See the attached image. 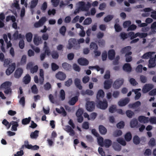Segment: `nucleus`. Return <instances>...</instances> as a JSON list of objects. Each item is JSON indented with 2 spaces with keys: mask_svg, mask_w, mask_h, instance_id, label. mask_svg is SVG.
<instances>
[{
  "mask_svg": "<svg viewBox=\"0 0 156 156\" xmlns=\"http://www.w3.org/2000/svg\"><path fill=\"white\" fill-rule=\"evenodd\" d=\"M11 83L9 81H6L2 83L0 86V88L5 90L4 93L7 94L12 92L11 88Z\"/></svg>",
  "mask_w": 156,
  "mask_h": 156,
  "instance_id": "obj_1",
  "label": "nucleus"
},
{
  "mask_svg": "<svg viewBox=\"0 0 156 156\" xmlns=\"http://www.w3.org/2000/svg\"><path fill=\"white\" fill-rule=\"evenodd\" d=\"M78 44H77V41L76 39L74 38H70L68 41V46L67 48L69 49H71L73 48L75 49H78Z\"/></svg>",
  "mask_w": 156,
  "mask_h": 156,
  "instance_id": "obj_2",
  "label": "nucleus"
},
{
  "mask_svg": "<svg viewBox=\"0 0 156 156\" xmlns=\"http://www.w3.org/2000/svg\"><path fill=\"white\" fill-rule=\"evenodd\" d=\"M97 106L101 109L105 110L107 108L108 106V103L105 99H104L103 101L100 100H98Z\"/></svg>",
  "mask_w": 156,
  "mask_h": 156,
  "instance_id": "obj_3",
  "label": "nucleus"
},
{
  "mask_svg": "<svg viewBox=\"0 0 156 156\" xmlns=\"http://www.w3.org/2000/svg\"><path fill=\"white\" fill-rule=\"evenodd\" d=\"M95 104L94 101H87L86 103V108L89 112H92L95 109Z\"/></svg>",
  "mask_w": 156,
  "mask_h": 156,
  "instance_id": "obj_4",
  "label": "nucleus"
},
{
  "mask_svg": "<svg viewBox=\"0 0 156 156\" xmlns=\"http://www.w3.org/2000/svg\"><path fill=\"white\" fill-rule=\"evenodd\" d=\"M124 80L122 79H118L116 80L113 85V87L115 89H119L123 84Z\"/></svg>",
  "mask_w": 156,
  "mask_h": 156,
  "instance_id": "obj_5",
  "label": "nucleus"
},
{
  "mask_svg": "<svg viewBox=\"0 0 156 156\" xmlns=\"http://www.w3.org/2000/svg\"><path fill=\"white\" fill-rule=\"evenodd\" d=\"M15 68L16 64L15 63L9 65V67L5 71L6 74L7 75H9L14 71Z\"/></svg>",
  "mask_w": 156,
  "mask_h": 156,
  "instance_id": "obj_6",
  "label": "nucleus"
},
{
  "mask_svg": "<svg viewBox=\"0 0 156 156\" xmlns=\"http://www.w3.org/2000/svg\"><path fill=\"white\" fill-rule=\"evenodd\" d=\"M56 78L61 81L64 80L66 78V74L61 71L58 72L55 75Z\"/></svg>",
  "mask_w": 156,
  "mask_h": 156,
  "instance_id": "obj_7",
  "label": "nucleus"
},
{
  "mask_svg": "<svg viewBox=\"0 0 156 156\" xmlns=\"http://www.w3.org/2000/svg\"><path fill=\"white\" fill-rule=\"evenodd\" d=\"M153 87L154 86L152 84H146L142 89V92L144 93H146L152 89Z\"/></svg>",
  "mask_w": 156,
  "mask_h": 156,
  "instance_id": "obj_8",
  "label": "nucleus"
},
{
  "mask_svg": "<svg viewBox=\"0 0 156 156\" xmlns=\"http://www.w3.org/2000/svg\"><path fill=\"white\" fill-rule=\"evenodd\" d=\"M129 101V98H126L124 99L120 100L118 102V104L120 106H125L128 104Z\"/></svg>",
  "mask_w": 156,
  "mask_h": 156,
  "instance_id": "obj_9",
  "label": "nucleus"
},
{
  "mask_svg": "<svg viewBox=\"0 0 156 156\" xmlns=\"http://www.w3.org/2000/svg\"><path fill=\"white\" fill-rule=\"evenodd\" d=\"M78 63L81 66H87L89 63L88 61L85 58H81L77 60Z\"/></svg>",
  "mask_w": 156,
  "mask_h": 156,
  "instance_id": "obj_10",
  "label": "nucleus"
},
{
  "mask_svg": "<svg viewBox=\"0 0 156 156\" xmlns=\"http://www.w3.org/2000/svg\"><path fill=\"white\" fill-rule=\"evenodd\" d=\"M71 126L69 125L66 126H65V130L67 132L69 133L70 136H73L75 134V132L74 130Z\"/></svg>",
  "mask_w": 156,
  "mask_h": 156,
  "instance_id": "obj_11",
  "label": "nucleus"
},
{
  "mask_svg": "<svg viewBox=\"0 0 156 156\" xmlns=\"http://www.w3.org/2000/svg\"><path fill=\"white\" fill-rule=\"evenodd\" d=\"M138 120L141 123H148L149 121V118L144 116L141 115L138 118Z\"/></svg>",
  "mask_w": 156,
  "mask_h": 156,
  "instance_id": "obj_12",
  "label": "nucleus"
},
{
  "mask_svg": "<svg viewBox=\"0 0 156 156\" xmlns=\"http://www.w3.org/2000/svg\"><path fill=\"white\" fill-rule=\"evenodd\" d=\"M33 41L34 44L36 45H38L42 43V40L41 37L35 35L34 36Z\"/></svg>",
  "mask_w": 156,
  "mask_h": 156,
  "instance_id": "obj_13",
  "label": "nucleus"
},
{
  "mask_svg": "<svg viewBox=\"0 0 156 156\" xmlns=\"http://www.w3.org/2000/svg\"><path fill=\"white\" fill-rule=\"evenodd\" d=\"M23 69L21 68H18L16 70L14 76L15 78H19L20 77L23 73Z\"/></svg>",
  "mask_w": 156,
  "mask_h": 156,
  "instance_id": "obj_14",
  "label": "nucleus"
},
{
  "mask_svg": "<svg viewBox=\"0 0 156 156\" xmlns=\"http://www.w3.org/2000/svg\"><path fill=\"white\" fill-rule=\"evenodd\" d=\"M44 73L43 69H40L39 76L40 77L39 79V82L40 84L42 85L44 83Z\"/></svg>",
  "mask_w": 156,
  "mask_h": 156,
  "instance_id": "obj_15",
  "label": "nucleus"
},
{
  "mask_svg": "<svg viewBox=\"0 0 156 156\" xmlns=\"http://www.w3.org/2000/svg\"><path fill=\"white\" fill-rule=\"evenodd\" d=\"M74 83L76 87L80 90L82 89V86L81 84L80 80L78 78H76L74 80Z\"/></svg>",
  "mask_w": 156,
  "mask_h": 156,
  "instance_id": "obj_16",
  "label": "nucleus"
},
{
  "mask_svg": "<svg viewBox=\"0 0 156 156\" xmlns=\"http://www.w3.org/2000/svg\"><path fill=\"white\" fill-rule=\"evenodd\" d=\"M112 83V80H107L105 81L104 82V87L105 89L108 90L110 89Z\"/></svg>",
  "mask_w": 156,
  "mask_h": 156,
  "instance_id": "obj_17",
  "label": "nucleus"
},
{
  "mask_svg": "<svg viewBox=\"0 0 156 156\" xmlns=\"http://www.w3.org/2000/svg\"><path fill=\"white\" fill-rule=\"evenodd\" d=\"M105 96V93L104 91L101 89L99 90L97 92L96 98L98 100H100L102 98Z\"/></svg>",
  "mask_w": 156,
  "mask_h": 156,
  "instance_id": "obj_18",
  "label": "nucleus"
},
{
  "mask_svg": "<svg viewBox=\"0 0 156 156\" xmlns=\"http://www.w3.org/2000/svg\"><path fill=\"white\" fill-rule=\"evenodd\" d=\"M108 58L110 60H113L115 57V52L113 49L109 50L108 51Z\"/></svg>",
  "mask_w": 156,
  "mask_h": 156,
  "instance_id": "obj_19",
  "label": "nucleus"
},
{
  "mask_svg": "<svg viewBox=\"0 0 156 156\" xmlns=\"http://www.w3.org/2000/svg\"><path fill=\"white\" fill-rule=\"evenodd\" d=\"M141 90V89L140 88L137 89H133L132 91L134 92L136 95L135 97V100H138L140 98L141 96V94L140 92H139V91Z\"/></svg>",
  "mask_w": 156,
  "mask_h": 156,
  "instance_id": "obj_20",
  "label": "nucleus"
},
{
  "mask_svg": "<svg viewBox=\"0 0 156 156\" xmlns=\"http://www.w3.org/2000/svg\"><path fill=\"white\" fill-rule=\"evenodd\" d=\"M123 69L124 70L127 72H130L131 71L132 68L129 63H126L124 64L123 66Z\"/></svg>",
  "mask_w": 156,
  "mask_h": 156,
  "instance_id": "obj_21",
  "label": "nucleus"
},
{
  "mask_svg": "<svg viewBox=\"0 0 156 156\" xmlns=\"http://www.w3.org/2000/svg\"><path fill=\"white\" fill-rule=\"evenodd\" d=\"M138 124V122L136 118H133L130 121V124L131 128H133L137 126Z\"/></svg>",
  "mask_w": 156,
  "mask_h": 156,
  "instance_id": "obj_22",
  "label": "nucleus"
},
{
  "mask_svg": "<svg viewBox=\"0 0 156 156\" xmlns=\"http://www.w3.org/2000/svg\"><path fill=\"white\" fill-rule=\"evenodd\" d=\"M12 125V130L14 131H16L17 130V127L19 126L18 122L12 121L10 122V124Z\"/></svg>",
  "mask_w": 156,
  "mask_h": 156,
  "instance_id": "obj_23",
  "label": "nucleus"
},
{
  "mask_svg": "<svg viewBox=\"0 0 156 156\" xmlns=\"http://www.w3.org/2000/svg\"><path fill=\"white\" fill-rule=\"evenodd\" d=\"M100 133L102 134H105L107 132L106 129L103 125H100L99 126Z\"/></svg>",
  "mask_w": 156,
  "mask_h": 156,
  "instance_id": "obj_24",
  "label": "nucleus"
},
{
  "mask_svg": "<svg viewBox=\"0 0 156 156\" xmlns=\"http://www.w3.org/2000/svg\"><path fill=\"white\" fill-rule=\"evenodd\" d=\"M78 100V98L77 96H76L72 98L69 101V104L72 105H74Z\"/></svg>",
  "mask_w": 156,
  "mask_h": 156,
  "instance_id": "obj_25",
  "label": "nucleus"
},
{
  "mask_svg": "<svg viewBox=\"0 0 156 156\" xmlns=\"http://www.w3.org/2000/svg\"><path fill=\"white\" fill-rule=\"evenodd\" d=\"M132 54L131 51H129L127 53H126L125 57L126 58V61L127 62H130L132 59V57L130 55H131Z\"/></svg>",
  "mask_w": 156,
  "mask_h": 156,
  "instance_id": "obj_26",
  "label": "nucleus"
},
{
  "mask_svg": "<svg viewBox=\"0 0 156 156\" xmlns=\"http://www.w3.org/2000/svg\"><path fill=\"white\" fill-rule=\"evenodd\" d=\"M39 133V131L37 130L31 132L30 135V138L32 139H36L38 136Z\"/></svg>",
  "mask_w": 156,
  "mask_h": 156,
  "instance_id": "obj_27",
  "label": "nucleus"
},
{
  "mask_svg": "<svg viewBox=\"0 0 156 156\" xmlns=\"http://www.w3.org/2000/svg\"><path fill=\"white\" fill-rule=\"evenodd\" d=\"M112 144V141L109 139H105L104 140L103 146H105L106 148L109 147Z\"/></svg>",
  "mask_w": 156,
  "mask_h": 156,
  "instance_id": "obj_28",
  "label": "nucleus"
},
{
  "mask_svg": "<svg viewBox=\"0 0 156 156\" xmlns=\"http://www.w3.org/2000/svg\"><path fill=\"white\" fill-rule=\"evenodd\" d=\"M31 77L29 74H27L23 78V81L25 84L29 83L30 81Z\"/></svg>",
  "mask_w": 156,
  "mask_h": 156,
  "instance_id": "obj_29",
  "label": "nucleus"
},
{
  "mask_svg": "<svg viewBox=\"0 0 156 156\" xmlns=\"http://www.w3.org/2000/svg\"><path fill=\"white\" fill-rule=\"evenodd\" d=\"M155 66V59L154 58H150L149 61L148 67L151 68Z\"/></svg>",
  "mask_w": 156,
  "mask_h": 156,
  "instance_id": "obj_30",
  "label": "nucleus"
},
{
  "mask_svg": "<svg viewBox=\"0 0 156 156\" xmlns=\"http://www.w3.org/2000/svg\"><path fill=\"white\" fill-rule=\"evenodd\" d=\"M80 6L79 7L81 10L82 11H86L87 10V7L85 6V3L84 2H79Z\"/></svg>",
  "mask_w": 156,
  "mask_h": 156,
  "instance_id": "obj_31",
  "label": "nucleus"
},
{
  "mask_svg": "<svg viewBox=\"0 0 156 156\" xmlns=\"http://www.w3.org/2000/svg\"><path fill=\"white\" fill-rule=\"evenodd\" d=\"M153 52H148L146 53L143 55L141 57V58L143 59H148L151 56Z\"/></svg>",
  "mask_w": 156,
  "mask_h": 156,
  "instance_id": "obj_32",
  "label": "nucleus"
},
{
  "mask_svg": "<svg viewBox=\"0 0 156 156\" xmlns=\"http://www.w3.org/2000/svg\"><path fill=\"white\" fill-rule=\"evenodd\" d=\"M90 48L91 50H97L98 47L97 44L94 42H92L90 44Z\"/></svg>",
  "mask_w": 156,
  "mask_h": 156,
  "instance_id": "obj_33",
  "label": "nucleus"
},
{
  "mask_svg": "<svg viewBox=\"0 0 156 156\" xmlns=\"http://www.w3.org/2000/svg\"><path fill=\"white\" fill-rule=\"evenodd\" d=\"M131 47L130 46H127L122 48L121 51V53L123 54L126 53H127L129 52V51L130 50Z\"/></svg>",
  "mask_w": 156,
  "mask_h": 156,
  "instance_id": "obj_34",
  "label": "nucleus"
},
{
  "mask_svg": "<svg viewBox=\"0 0 156 156\" xmlns=\"http://www.w3.org/2000/svg\"><path fill=\"white\" fill-rule=\"evenodd\" d=\"M133 141V143L136 145L139 144L140 141V138L137 135H135L134 136Z\"/></svg>",
  "mask_w": 156,
  "mask_h": 156,
  "instance_id": "obj_35",
  "label": "nucleus"
},
{
  "mask_svg": "<svg viewBox=\"0 0 156 156\" xmlns=\"http://www.w3.org/2000/svg\"><path fill=\"white\" fill-rule=\"evenodd\" d=\"M132 135L130 132H127L125 136V139L127 141H130L132 139Z\"/></svg>",
  "mask_w": 156,
  "mask_h": 156,
  "instance_id": "obj_36",
  "label": "nucleus"
},
{
  "mask_svg": "<svg viewBox=\"0 0 156 156\" xmlns=\"http://www.w3.org/2000/svg\"><path fill=\"white\" fill-rule=\"evenodd\" d=\"M26 37L27 41L30 42L32 41L33 34L31 32L28 33L26 34Z\"/></svg>",
  "mask_w": 156,
  "mask_h": 156,
  "instance_id": "obj_37",
  "label": "nucleus"
},
{
  "mask_svg": "<svg viewBox=\"0 0 156 156\" xmlns=\"http://www.w3.org/2000/svg\"><path fill=\"white\" fill-rule=\"evenodd\" d=\"M31 121V118L29 117L28 118L23 119L22 121V123L23 125L28 124Z\"/></svg>",
  "mask_w": 156,
  "mask_h": 156,
  "instance_id": "obj_38",
  "label": "nucleus"
},
{
  "mask_svg": "<svg viewBox=\"0 0 156 156\" xmlns=\"http://www.w3.org/2000/svg\"><path fill=\"white\" fill-rule=\"evenodd\" d=\"M66 30V27L64 26H62L59 29V32L60 34L63 36H64Z\"/></svg>",
  "mask_w": 156,
  "mask_h": 156,
  "instance_id": "obj_39",
  "label": "nucleus"
},
{
  "mask_svg": "<svg viewBox=\"0 0 156 156\" xmlns=\"http://www.w3.org/2000/svg\"><path fill=\"white\" fill-rule=\"evenodd\" d=\"M127 116L129 118H132L134 115V112L131 110H127L126 112Z\"/></svg>",
  "mask_w": 156,
  "mask_h": 156,
  "instance_id": "obj_40",
  "label": "nucleus"
},
{
  "mask_svg": "<svg viewBox=\"0 0 156 156\" xmlns=\"http://www.w3.org/2000/svg\"><path fill=\"white\" fill-rule=\"evenodd\" d=\"M32 92L34 94H37L38 93V90L35 84L33 85L31 87Z\"/></svg>",
  "mask_w": 156,
  "mask_h": 156,
  "instance_id": "obj_41",
  "label": "nucleus"
},
{
  "mask_svg": "<svg viewBox=\"0 0 156 156\" xmlns=\"http://www.w3.org/2000/svg\"><path fill=\"white\" fill-rule=\"evenodd\" d=\"M114 149L116 151H119L121 149V146L117 143H114L113 145Z\"/></svg>",
  "mask_w": 156,
  "mask_h": 156,
  "instance_id": "obj_42",
  "label": "nucleus"
},
{
  "mask_svg": "<svg viewBox=\"0 0 156 156\" xmlns=\"http://www.w3.org/2000/svg\"><path fill=\"white\" fill-rule=\"evenodd\" d=\"M13 36L15 40H17L18 38H20L22 37L21 34H19L18 31H16L13 34Z\"/></svg>",
  "mask_w": 156,
  "mask_h": 156,
  "instance_id": "obj_43",
  "label": "nucleus"
},
{
  "mask_svg": "<svg viewBox=\"0 0 156 156\" xmlns=\"http://www.w3.org/2000/svg\"><path fill=\"white\" fill-rule=\"evenodd\" d=\"M5 20L6 22H8L9 20H11L13 22H15L16 20L15 17L14 16H7Z\"/></svg>",
  "mask_w": 156,
  "mask_h": 156,
  "instance_id": "obj_44",
  "label": "nucleus"
},
{
  "mask_svg": "<svg viewBox=\"0 0 156 156\" xmlns=\"http://www.w3.org/2000/svg\"><path fill=\"white\" fill-rule=\"evenodd\" d=\"M92 20L91 18L88 17L83 22V24L84 25H88L92 23Z\"/></svg>",
  "mask_w": 156,
  "mask_h": 156,
  "instance_id": "obj_45",
  "label": "nucleus"
},
{
  "mask_svg": "<svg viewBox=\"0 0 156 156\" xmlns=\"http://www.w3.org/2000/svg\"><path fill=\"white\" fill-rule=\"evenodd\" d=\"M44 88L45 90H48L51 88V86L49 82H47L44 85Z\"/></svg>",
  "mask_w": 156,
  "mask_h": 156,
  "instance_id": "obj_46",
  "label": "nucleus"
},
{
  "mask_svg": "<svg viewBox=\"0 0 156 156\" xmlns=\"http://www.w3.org/2000/svg\"><path fill=\"white\" fill-rule=\"evenodd\" d=\"M38 0H32L31 2L30 7L31 9L34 8L37 4Z\"/></svg>",
  "mask_w": 156,
  "mask_h": 156,
  "instance_id": "obj_47",
  "label": "nucleus"
},
{
  "mask_svg": "<svg viewBox=\"0 0 156 156\" xmlns=\"http://www.w3.org/2000/svg\"><path fill=\"white\" fill-rule=\"evenodd\" d=\"M73 83V80L71 78H69L67 81L65 82V86L69 87Z\"/></svg>",
  "mask_w": 156,
  "mask_h": 156,
  "instance_id": "obj_48",
  "label": "nucleus"
},
{
  "mask_svg": "<svg viewBox=\"0 0 156 156\" xmlns=\"http://www.w3.org/2000/svg\"><path fill=\"white\" fill-rule=\"evenodd\" d=\"M113 18V15H109L104 18V20L105 22H108L110 21Z\"/></svg>",
  "mask_w": 156,
  "mask_h": 156,
  "instance_id": "obj_49",
  "label": "nucleus"
},
{
  "mask_svg": "<svg viewBox=\"0 0 156 156\" xmlns=\"http://www.w3.org/2000/svg\"><path fill=\"white\" fill-rule=\"evenodd\" d=\"M47 8V4L46 2H44L41 5V9L43 12H44Z\"/></svg>",
  "mask_w": 156,
  "mask_h": 156,
  "instance_id": "obj_50",
  "label": "nucleus"
},
{
  "mask_svg": "<svg viewBox=\"0 0 156 156\" xmlns=\"http://www.w3.org/2000/svg\"><path fill=\"white\" fill-rule=\"evenodd\" d=\"M98 138V144L101 147H103V143L104 142V139L103 137L101 136H99Z\"/></svg>",
  "mask_w": 156,
  "mask_h": 156,
  "instance_id": "obj_51",
  "label": "nucleus"
},
{
  "mask_svg": "<svg viewBox=\"0 0 156 156\" xmlns=\"http://www.w3.org/2000/svg\"><path fill=\"white\" fill-rule=\"evenodd\" d=\"M25 98L24 96L22 97L19 100V103L23 107H24L25 104Z\"/></svg>",
  "mask_w": 156,
  "mask_h": 156,
  "instance_id": "obj_52",
  "label": "nucleus"
},
{
  "mask_svg": "<svg viewBox=\"0 0 156 156\" xmlns=\"http://www.w3.org/2000/svg\"><path fill=\"white\" fill-rule=\"evenodd\" d=\"M116 110V106L115 105H112L109 108V112L111 113L115 112Z\"/></svg>",
  "mask_w": 156,
  "mask_h": 156,
  "instance_id": "obj_53",
  "label": "nucleus"
},
{
  "mask_svg": "<svg viewBox=\"0 0 156 156\" xmlns=\"http://www.w3.org/2000/svg\"><path fill=\"white\" fill-rule=\"evenodd\" d=\"M117 142L123 146H125L126 144V142L121 138H118L117 139Z\"/></svg>",
  "mask_w": 156,
  "mask_h": 156,
  "instance_id": "obj_54",
  "label": "nucleus"
},
{
  "mask_svg": "<svg viewBox=\"0 0 156 156\" xmlns=\"http://www.w3.org/2000/svg\"><path fill=\"white\" fill-rule=\"evenodd\" d=\"M114 28L115 29V31L117 32H119L122 30V28L119 24L116 23L115 24Z\"/></svg>",
  "mask_w": 156,
  "mask_h": 156,
  "instance_id": "obj_55",
  "label": "nucleus"
},
{
  "mask_svg": "<svg viewBox=\"0 0 156 156\" xmlns=\"http://www.w3.org/2000/svg\"><path fill=\"white\" fill-rule=\"evenodd\" d=\"M60 98L62 100H63L65 99V94L64 90L62 89L60 90Z\"/></svg>",
  "mask_w": 156,
  "mask_h": 156,
  "instance_id": "obj_56",
  "label": "nucleus"
},
{
  "mask_svg": "<svg viewBox=\"0 0 156 156\" xmlns=\"http://www.w3.org/2000/svg\"><path fill=\"white\" fill-rule=\"evenodd\" d=\"M117 127L119 129L123 128L125 126V123L123 121H121L117 124Z\"/></svg>",
  "mask_w": 156,
  "mask_h": 156,
  "instance_id": "obj_57",
  "label": "nucleus"
},
{
  "mask_svg": "<svg viewBox=\"0 0 156 156\" xmlns=\"http://www.w3.org/2000/svg\"><path fill=\"white\" fill-rule=\"evenodd\" d=\"M38 67L37 65H35L30 69V72L32 73H36L38 70Z\"/></svg>",
  "mask_w": 156,
  "mask_h": 156,
  "instance_id": "obj_58",
  "label": "nucleus"
},
{
  "mask_svg": "<svg viewBox=\"0 0 156 156\" xmlns=\"http://www.w3.org/2000/svg\"><path fill=\"white\" fill-rule=\"evenodd\" d=\"M149 145L154 146L155 145V141L153 138H151L148 142Z\"/></svg>",
  "mask_w": 156,
  "mask_h": 156,
  "instance_id": "obj_59",
  "label": "nucleus"
},
{
  "mask_svg": "<svg viewBox=\"0 0 156 156\" xmlns=\"http://www.w3.org/2000/svg\"><path fill=\"white\" fill-rule=\"evenodd\" d=\"M52 70L53 71H55L59 68V66L55 63H52L51 64Z\"/></svg>",
  "mask_w": 156,
  "mask_h": 156,
  "instance_id": "obj_60",
  "label": "nucleus"
},
{
  "mask_svg": "<svg viewBox=\"0 0 156 156\" xmlns=\"http://www.w3.org/2000/svg\"><path fill=\"white\" fill-rule=\"evenodd\" d=\"M2 123L5 125L8 129H9L11 126V124H9V122L6 119H4L2 122Z\"/></svg>",
  "mask_w": 156,
  "mask_h": 156,
  "instance_id": "obj_61",
  "label": "nucleus"
},
{
  "mask_svg": "<svg viewBox=\"0 0 156 156\" xmlns=\"http://www.w3.org/2000/svg\"><path fill=\"white\" fill-rule=\"evenodd\" d=\"M51 2L54 7H56L59 5L60 0H51Z\"/></svg>",
  "mask_w": 156,
  "mask_h": 156,
  "instance_id": "obj_62",
  "label": "nucleus"
},
{
  "mask_svg": "<svg viewBox=\"0 0 156 156\" xmlns=\"http://www.w3.org/2000/svg\"><path fill=\"white\" fill-rule=\"evenodd\" d=\"M122 134V132L120 130H118L115 131L114 133V136L115 137L119 136Z\"/></svg>",
  "mask_w": 156,
  "mask_h": 156,
  "instance_id": "obj_63",
  "label": "nucleus"
},
{
  "mask_svg": "<svg viewBox=\"0 0 156 156\" xmlns=\"http://www.w3.org/2000/svg\"><path fill=\"white\" fill-rule=\"evenodd\" d=\"M27 61V57L26 55H23L22 56L21 60V65H23L26 63Z\"/></svg>",
  "mask_w": 156,
  "mask_h": 156,
  "instance_id": "obj_64",
  "label": "nucleus"
}]
</instances>
